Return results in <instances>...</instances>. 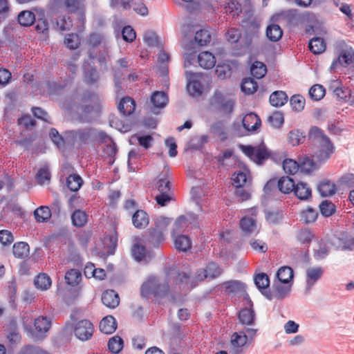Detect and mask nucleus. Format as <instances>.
<instances>
[{"instance_id":"dca6fc26","label":"nucleus","mask_w":354,"mask_h":354,"mask_svg":"<svg viewBox=\"0 0 354 354\" xmlns=\"http://www.w3.org/2000/svg\"><path fill=\"white\" fill-rule=\"evenodd\" d=\"M324 270L321 267H310L306 270V293L310 292L313 286L322 278Z\"/></svg>"},{"instance_id":"a18cd8bd","label":"nucleus","mask_w":354,"mask_h":354,"mask_svg":"<svg viewBox=\"0 0 354 354\" xmlns=\"http://www.w3.org/2000/svg\"><path fill=\"white\" fill-rule=\"evenodd\" d=\"M241 91L246 95L253 94L258 88L257 82L250 77L243 80L241 85Z\"/></svg>"},{"instance_id":"864d4df0","label":"nucleus","mask_w":354,"mask_h":354,"mask_svg":"<svg viewBox=\"0 0 354 354\" xmlns=\"http://www.w3.org/2000/svg\"><path fill=\"white\" fill-rule=\"evenodd\" d=\"M326 93L325 88L321 84H315L309 89V95L313 100L319 101L322 100Z\"/></svg>"},{"instance_id":"cd10ccee","label":"nucleus","mask_w":354,"mask_h":354,"mask_svg":"<svg viewBox=\"0 0 354 354\" xmlns=\"http://www.w3.org/2000/svg\"><path fill=\"white\" fill-rule=\"evenodd\" d=\"M250 180V171L245 168L235 171L232 177L233 185L236 187H243Z\"/></svg>"},{"instance_id":"5701e85b","label":"nucleus","mask_w":354,"mask_h":354,"mask_svg":"<svg viewBox=\"0 0 354 354\" xmlns=\"http://www.w3.org/2000/svg\"><path fill=\"white\" fill-rule=\"evenodd\" d=\"M240 227L243 234L247 236L258 232L257 220L252 217L243 216L240 221Z\"/></svg>"},{"instance_id":"4c0bfd02","label":"nucleus","mask_w":354,"mask_h":354,"mask_svg":"<svg viewBox=\"0 0 354 354\" xmlns=\"http://www.w3.org/2000/svg\"><path fill=\"white\" fill-rule=\"evenodd\" d=\"M13 254L16 258L25 259L30 253L29 245L26 242H18L14 244L12 248Z\"/></svg>"},{"instance_id":"6ab92c4d","label":"nucleus","mask_w":354,"mask_h":354,"mask_svg":"<svg viewBox=\"0 0 354 354\" xmlns=\"http://www.w3.org/2000/svg\"><path fill=\"white\" fill-rule=\"evenodd\" d=\"M82 67L86 84H93L99 81L100 75L95 66H92L88 62H84Z\"/></svg>"},{"instance_id":"49530a36","label":"nucleus","mask_w":354,"mask_h":354,"mask_svg":"<svg viewBox=\"0 0 354 354\" xmlns=\"http://www.w3.org/2000/svg\"><path fill=\"white\" fill-rule=\"evenodd\" d=\"M328 138L324 133L321 129L317 127H312L308 133V139L315 144L323 142Z\"/></svg>"},{"instance_id":"423d86ee","label":"nucleus","mask_w":354,"mask_h":354,"mask_svg":"<svg viewBox=\"0 0 354 354\" xmlns=\"http://www.w3.org/2000/svg\"><path fill=\"white\" fill-rule=\"evenodd\" d=\"M169 282L170 281L167 278L163 280L155 275L149 276L141 286L142 297L145 298H149L150 296L156 298L166 297L170 291Z\"/></svg>"},{"instance_id":"6e6d98bb","label":"nucleus","mask_w":354,"mask_h":354,"mask_svg":"<svg viewBox=\"0 0 354 354\" xmlns=\"http://www.w3.org/2000/svg\"><path fill=\"white\" fill-rule=\"evenodd\" d=\"M51 174L49 170L48 166L44 165L41 167L37 175H36V180L38 183V184L42 185L46 182H49L50 180Z\"/></svg>"},{"instance_id":"473e14b6","label":"nucleus","mask_w":354,"mask_h":354,"mask_svg":"<svg viewBox=\"0 0 354 354\" xmlns=\"http://www.w3.org/2000/svg\"><path fill=\"white\" fill-rule=\"evenodd\" d=\"M319 193L322 197L334 195L336 193V185L329 180H323L317 186Z\"/></svg>"},{"instance_id":"39448f33","label":"nucleus","mask_w":354,"mask_h":354,"mask_svg":"<svg viewBox=\"0 0 354 354\" xmlns=\"http://www.w3.org/2000/svg\"><path fill=\"white\" fill-rule=\"evenodd\" d=\"M171 220L163 216L154 219L153 226L145 232L144 243L150 248H158L165 241L164 232L170 224Z\"/></svg>"},{"instance_id":"a878e982","label":"nucleus","mask_w":354,"mask_h":354,"mask_svg":"<svg viewBox=\"0 0 354 354\" xmlns=\"http://www.w3.org/2000/svg\"><path fill=\"white\" fill-rule=\"evenodd\" d=\"M102 301L106 307L115 308L120 304V298L118 293L114 290H107L102 293Z\"/></svg>"},{"instance_id":"e2e57ef3","label":"nucleus","mask_w":354,"mask_h":354,"mask_svg":"<svg viewBox=\"0 0 354 354\" xmlns=\"http://www.w3.org/2000/svg\"><path fill=\"white\" fill-rule=\"evenodd\" d=\"M88 45L93 48L104 44L106 46V39L104 35L97 32H93L90 34L88 40Z\"/></svg>"},{"instance_id":"774afa93","label":"nucleus","mask_w":354,"mask_h":354,"mask_svg":"<svg viewBox=\"0 0 354 354\" xmlns=\"http://www.w3.org/2000/svg\"><path fill=\"white\" fill-rule=\"evenodd\" d=\"M338 182L339 185L353 189L354 174L351 173L345 174L339 179Z\"/></svg>"},{"instance_id":"4be33fe9","label":"nucleus","mask_w":354,"mask_h":354,"mask_svg":"<svg viewBox=\"0 0 354 354\" xmlns=\"http://www.w3.org/2000/svg\"><path fill=\"white\" fill-rule=\"evenodd\" d=\"M293 193L301 201H308L312 196V189L306 183L298 181L295 183Z\"/></svg>"},{"instance_id":"1a4fd4ad","label":"nucleus","mask_w":354,"mask_h":354,"mask_svg":"<svg viewBox=\"0 0 354 354\" xmlns=\"http://www.w3.org/2000/svg\"><path fill=\"white\" fill-rule=\"evenodd\" d=\"M167 279L169 281H172L174 285L178 286L180 289L190 290L195 288L199 282L194 277H191L189 274L185 272H180L173 269L167 272Z\"/></svg>"},{"instance_id":"ea45409f","label":"nucleus","mask_w":354,"mask_h":354,"mask_svg":"<svg viewBox=\"0 0 354 354\" xmlns=\"http://www.w3.org/2000/svg\"><path fill=\"white\" fill-rule=\"evenodd\" d=\"M51 216V210L47 206H40L34 211L35 218L39 223H46Z\"/></svg>"},{"instance_id":"e433bc0d","label":"nucleus","mask_w":354,"mask_h":354,"mask_svg":"<svg viewBox=\"0 0 354 354\" xmlns=\"http://www.w3.org/2000/svg\"><path fill=\"white\" fill-rule=\"evenodd\" d=\"M293 276V270L289 266H283L277 272V277L279 281L284 284L290 283L292 281Z\"/></svg>"},{"instance_id":"f8f14e48","label":"nucleus","mask_w":354,"mask_h":354,"mask_svg":"<svg viewBox=\"0 0 354 354\" xmlns=\"http://www.w3.org/2000/svg\"><path fill=\"white\" fill-rule=\"evenodd\" d=\"M93 332V324L88 319L80 320L74 326L75 337L82 341H86L91 339Z\"/></svg>"},{"instance_id":"9d476101","label":"nucleus","mask_w":354,"mask_h":354,"mask_svg":"<svg viewBox=\"0 0 354 354\" xmlns=\"http://www.w3.org/2000/svg\"><path fill=\"white\" fill-rule=\"evenodd\" d=\"M240 149L245 156L257 165H261L270 156V152L263 142L256 147L241 145Z\"/></svg>"},{"instance_id":"7ed1b4c3","label":"nucleus","mask_w":354,"mask_h":354,"mask_svg":"<svg viewBox=\"0 0 354 354\" xmlns=\"http://www.w3.org/2000/svg\"><path fill=\"white\" fill-rule=\"evenodd\" d=\"M223 9L229 17L236 19L243 14V22H258L250 0H225Z\"/></svg>"},{"instance_id":"4468645a","label":"nucleus","mask_w":354,"mask_h":354,"mask_svg":"<svg viewBox=\"0 0 354 354\" xmlns=\"http://www.w3.org/2000/svg\"><path fill=\"white\" fill-rule=\"evenodd\" d=\"M248 341L247 334L244 330H239L234 333L231 335V348L230 352L231 354H243L244 353V346Z\"/></svg>"},{"instance_id":"c03bdc74","label":"nucleus","mask_w":354,"mask_h":354,"mask_svg":"<svg viewBox=\"0 0 354 354\" xmlns=\"http://www.w3.org/2000/svg\"><path fill=\"white\" fill-rule=\"evenodd\" d=\"M67 187L73 192H77L83 184V180L78 174L69 175L66 178Z\"/></svg>"},{"instance_id":"393cba45","label":"nucleus","mask_w":354,"mask_h":354,"mask_svg":"<svg viewBox=\"0 0 354 354\" xmlns=\"http://www.w3.org/2000/svg\"><path fill=\"white\" fill-rule=\"evenodd\" d=\"M118 109L122 115H130L136 109V102L131 97H124L120 101L118 105Z\"/></svg>"},{"instance_id":"c756f323","label":"nucleus","mask_w":354,"mask_h":354,"mask_svg":"<svg viewBox=\"0 0 354 354\" xmlns=\"http://www.w3.org/2000/svg\"><path fill=\"white\" fill-rule=\"evenodd\" d=\"M99 326L102 333L105 334H111L116 330V320L111 315L106 316L101 320Z\"/></svg>"},{"instance_id":"338daca9","label":"nucleus","mask_w":354,"mask_h":354,"mask_svg":"<svg viewBox=\"0 0 354 354\" xmlns=\"http://www.w3.org/2000/svg\"><path fill=\"white\" fill-rule=\"evenodd\" d=\"M268 120L274 128H279L284 122L283 115L280 111H275L269 116Z\"/></svg>"},{"instance_id":"69168bd1","label":"nucleus","mask_w":354,"mask_h":354,"mask_svg":"<svg viewBox=\"0 0 354 354\" xmlns=\"http://www.w3.org/2000/svg\"><path fill=\"white\" fill-rule=\"evenodd\" d=\"M299 165L301 170L305 173H310L317 169V164L309 157H304Z\"/></svg>"},{"instance_id":"de8ad7c7","label":"nucleus","mask_w":354,"mask_h":354,"mask_svg":"<svg viewBox=\"0 0 354 354\" xmlns=\"http://www.w3.org/2000/svg\"><path fill=\"white\" fill-rule=\"evenodd\" d=\"M305 134L299 129L291 130L288 134V142L292 146H297L302 143L305 140Z\"/></svg>"},{"instance_id":"5fc2aeb1","label":"nucleus","mask_w":354,"mask_h":354,"mask_svg":"<svg viewBox=\"0 0 354 354\" xmlns=\"http://www.w3.org/2000/svg\"><path fill=\"white\" fill-rule=\"evenodd\" d=\"M123 339L119 336L111 337L108 342V348L110 352L118 353L123 348Z\"/></svg>"},{"instance_id":"6e6552de","label":"nucleus","mask_w":354,"mask_h":354,"mask_svg":"<svg viewBox=\"0 0 354 354\" xmlns=\"http://www.w3.org/2000/svg\"><path fill=\"white\" fill-rule=\"evenodd\" d=\"M235 100L216 91L210 100V106L223 115L230 116L234 111Z\"/></svg>"},{"instance_id":"9b49d317","label":"nucleus","mask_w":354,"mask_h":354,"mask_svg":"<svg viewBox=\"0 0 354 354\" xmlns=\"http://www.w3.org/2000/svg\"><path fill=\"white\" fill-rule=\"evenodd\" d=\"M223 272V268L218 263L210 261L204 268L196 270V279L198 281H210L219 277Z\"/></svg>"},{"instance_id":"a211bd4d","label":"nucleus","mask_w":354,"mask_h":354,"mask_svg":"<svg viewBox=\"0 0 354 354\" xmlns=\"http://www.w3.org/2000/svg\"><path fill=\"white\" fill-rule=\"evenodd\" d=\"M150 101L153 104V113L157 114L156 109H162L168 103L169 97L167 93L163 91H155L151 94Z\"/></svg>"},{"instance_id":"f257e3e1","label":"nucleus","mask_w":354,"mask_h":354,"mask_svg":"<svg viewBox=\"0 0 354 354\" xmlns=\"http://www.w3.org/2000/svg\"><path fill=\"white\" fill-rule=\"evenodd\" d=\"M66 138L74 146L83 148L89 145H95L97 142L105 143L111 141L110 147L114 153L117 149L112 138L102 131L93 127H84L66 132Z\"/></svg>"},{"instance_id":"b1692460","label":"nucleus","mask_w":354,"mask_h":354,"mask_svg":"<svg viewBox=\"0 0 354 354\" xmlns=\"http://www.w3.org/2000/svg\"><path fill=\"white\" fill-rule=\"evenodd\" d=\"M186 76L188 78L187 84V90L191 96H199L203 93V86L199 81L192 80V77L195 76V73L189 71L185 72Z\"/></svg>"},{"instance_id":"a19ab883","label":"nucleus","mask_w":354,"mask_h":354,"mask_svg":"<svg viewBox=\"0 0 354 354\" xmlns=\"http://www.w3.org/2000/svg\"><path fill=\"white\" fill-rule=\"evenodd\" d=\"M64 278L68 285L75 286L81 281L82 276L79 270L71 269L66 272Z\"/></svg>"},{"instance_id":"8fccbe9b","label":"nucleus","mask_w":354,"mask_h":354,"mask_svg":"<svg viewBox=\"0 0 354 354\" xmlns=\"http://www.w3.org/2000/svg\"><path fill=\"white\" fill-rule=\"evenodd\" d=\"M194 40L199 46H203L210 42L211 35L209 30L201 29L196 32Z\"/></svg>"},{"instance_id":"13d9d810","label":"nucleus","mask_w":354,"mask_h":354,"mask_svg":"<svg viewBox=\"0 0 354 354\" xmlns=\"http://www.w3.org/2000/svg\"><path fill=\"white\" fill-rule=\"evenodd\" d=\"M319 209L324 216L329 217L335 212L336 207L331 201L325 200L319 205Z\"/></svg>"},{"instance_id":"bb28decb","label":"nucleus","mask_w":354,"mask_h":354,"mask_svg":"<svg viewBox=\"0 0 354 354\" xmlns=\"http://www.w3.org/2000/svg\"><path fill=\"white\" fill-rule=\"evenodd\" d=\"M149 222V216L144 210H137L132 216V223L136 228L144 229Z\"/></svg>"},{"instance_id":"3c124183","label":"nucleus","mask_w":354,"mask_h":354,"mask_svg":"<svg viewBox=\"0 0 354 354\" xmlns=\"http://www.w3.org/2000/svg\"><path fill=\"white\" fill-rule=\"evenodd\" d=\"M339 84L340 82H339L337 80L335 81L330 86V88H334L333 93L339 99L348 101L350 89L348 88L339 86Z\"/></svg>"},{"instance_id":"79ce46f5","label":"nucleus","mask_w":354,"mask_h":354,"mask_svg":"<svg viewBox=\"0 0 354 354\" xmlns=\"http://www.w3.org/2000/svg\"><path fill=\"white\" fill-rule=\"evenodd\" d=\"M35 286L41 290H48L52 283L50 277L46 273L39 274L34 280Z\"/></svg>"},{"instance_id":"f704fd0d","label":"nucleus","mask_w":354,"mask_h":354,"mask_svg":"<svg viewBox=\"0 0 354 354\" xmlns=\"http://www.w3.org/2000/svg\"><path fill=\"white\" fill-rule=\"evenodd\" d=\"M308 47L313 53L317 55L323 53L326 50V44L323 38L315 36L310 39Z\"/></svg>"},{"instance_id":"2f4dec72","label":"nucleus","mask_w":354,"mask_h":354,"mask_svg":"<svg viewBox=\"0 0 354 354\" xmlns=\"http://www.w3.org/2000/svg\"><path fill=\"white\" fill-rule=\"evenodd\" d=\"M295 181L289 176H282L277 180L279 190L283 194L293 192Z\"/></svg>"},{"instance_id":"052dcab7","label":"nucleus","mask_w":354,"mask_h":354,"mask_svg":"<svg viewBox=\"0 0 354 354\" xmlns=\"http://www.w3.org/2000/svg\"><path fill=\"white\" fill-rule=\"evenodd\" d=\"M46 86L49 95H59L65 88L66 84L60 82L48 81Z\"/></svg>"},{"instance_id":"aec40b11","label":"nucleus","mask_w":354,"mask_h":354,"mask_svg":"<svg viewBox=\"0 0 354 354\" xmlns=\"http://www.w3.org/2000/svg\"><path fill=\"white\" fill-rule=\"evenodd\" d=\"M319 146L318 151L316 153V157L320 161H324L329 158L334 152V146L330 139H325L323 142L317 143Z\"/></svg>"},{"instance_id":"c85d7f7f","label":"nucleus","mask_w":354,"mask_h":354,"mask_svg":"<svg viewBox=\"0 0 354 354\" xmlns=\"http://www.w3.org/2000/svg\"><path fill=\"white\" fill-rule=\"evenodd\" d=\"M198 62L201 67L205 69H210L215 66V57L209 52H201L198 56Z\"/></svg>"},{"instance_id":"72a5a7b5","label":"nucleus","mask_w":354,"mask_h":354,"mask_svg":"<svg viewBox=\"0 0 354 354\" xmlns=\"http://www.w3.org/2000/svg\"><path fill=\"white\" fill-rule=\"evenodd\" d=\"M283 35V30L278 24H269L266 28V36L271 41H278Z\"/></svg>"},{"instance_id":"09e8293b","label":"nucleus","mask_w":354,"mask_h":354,"mask_svg":"<svg viewBox=\"0 0 354 354\" xmlns=\"http://www.w3.org/2000/svg\"><path fill=\"white\" fill-rule=\"evenodd\" d=\"M223 287L228 293H238L243 290L244 283L236 280H232L224 282Z\"/></svg>"},{"instance_id":"412c9836","label":"nucleus","mask_w":354,"mask_h":354,"mask_svg":"<svg viewBox=\"0 0 354 354\" xmlns=\"http://www.w3.org/2000/svg\"><path fill=\"white\" fill-rule=\"evenodd\" d=\"M242 124L246 131L254 132L260 127L261 121L257 114L250 113L243 118Z\"/></svg>"},{"instance_id":"0e129e2a","label":"nucleus","mask_w":354,"mask_h":354,"mask_svg":"<svg viewBox=\"0 0 354 354\" xmlns=\"http://www.w3.org/2000/svg\"><path fill=\"white\" fill-rule=\"evenodd\" d=\"M64 44L70 49H76L79 47L80 39L76 33L68 34L64 39Z\"/></svg>"},{"instance_id":"603ef678","label":"nucleus","mask_w":354,"mask_h":354,"mask_svg":"<svg viewBox=\"0 0 354 354\" xmlns=\"http://www.w3.org/2000/svg\"><path fill=\"white\" fill-rule=\"evenodd\" d=\"M71 220L73 225L80 227L86 224L87 215L84 212L77 209L73 213Z\"/></svg>"},{"instance_id":"bf43d9fd","label":"nucleus","mask_w":354,"mask_h":354,"mask_svg":"<svg viewBox=\"0 0 354 354\" xmlns=\"http://www.w3.org/2000/svg\"><path fill=\"white\" fill-rule=\"evenodd\" d=\"M300 165L292 159H285L283 162V169L286 174L293 175L296 174Z\"/></svg>"},{"instance_id":"20e7f679","label":"nucleus","mask_w":354,"mask_h":354,"mask_svg":"<svg viewBox=\"0 0 354 354\" xmlns=\"http://www.w3.org/2000/svg\"><path fill=\"white\" fill-rule=\"evenodd\" d=\"M82 104L77 106L80 111L79 120L81 122H91L93 116L98 115L101 105L98 95L90 91H86L81 96Z\"/></svg>"},{"instance_id":"58836bf2","label":"nucleus","mask_w":354,"mask_h":354,"mask_svg":"<svg viewBox=\"0 0 354 354\" xmlns=\"http://www.w3.org/2000/svg\"><path fill=\"white\" fill-rule=\"evenodd\" d=\"M291 290V284H284L277 283L273 286L274 298L277 299H283L286 297Z\"/></svg>"},{"instance_id":"0eeeda50","label":"nucleus","mask_w":354,"mask_h":354,"mask_svg":"<svg viewBox=\"0 0 354 354\" xmlns=\"http://www.w3.org/2000/svg\"><path fill=\"white\" fill-rule=\"evenodd\" d=\"M335 48L339 51L338 57L330 65V70H335L338 65L348 68V74L354 75V50L346 44L344 41H337Z\"/></svg>"},{"instance_id":"2eb2a0df","label":"nucleus","mask_w":354,"mask_h":354,"mask_svg":"<svg viewBox=\"0 0 354 354\" xmlns=\"http://www.w3.org/2000/svg\"><path fill=\"white\" fill-rule=\"evenodd\" d=\"M51 326V319L47 317L39 316L35 319L32 335L37 339H41L45 335Z\"/></svg>"},{"instance_id":"37998d69","label":"nucleus","mask_w":354,"mask_h":354,"mask_svg":"<svg viewBox=\"0 0 354 354\" xmlns=\"http://www.w3.org/2000/svg\"><path fill=\"white\" fill-rule=\"evenodd\" d=\"M250 73L254 77L261 79L267 73V67L264 63L255 61L250 67Z\"/></svg>"},{"instance_id":"f3484780","label":"nucleus","mask_w":354,"mask_h":354,"mask_svg":"<svg viewBox=\"0 0 354 354\" xmlns=\"http://www.w3.org/2000/svg\"><path fill=\"white\" fill-rule=\"evenodd\" d=\"M142 153L139 149H131L128 154L127 166L129 171L134 172L142 167Z\"/></svg>"},{"instance_id":"c9c22d12","label":"nucleus","mask_w":354,"mask_h":354,"mask_svg":"<svg viewBox=\"0 0 354 354\" xmlns=\"http://www.w3.org/2000/svg\"><path fill=\"white\" fill-rule=\"evenodd\" d=\"M288 99L286 92L276 91L270 95L269 100L272 106L279 107L283 106L288 102Z\"/></svg>"},{"instance_id":"680f3d73","label":"nucleus","mask_w":354,"mask_h":354,"mask_svg":"<svg viewBox=\"0 0 354 354\" xmlns=\"http://www.w3.org/2000/svg\"><path fill=\"white\" fill-rule=\"evenodd\" d=\"M292 109L295 111H301L305 105V98L301 95H294L290 99Z\"/></svg>"},{"instance_id":"ddd939ff","label":"nucleus","mask_w":354,"mask_h":354,"mask_svg":"<svg viewBox=\"0 0 354 354\" xmlns=\"http://www.w3.org/2000/svg\"><path fill=\"white\" fill-rule=\"evenodd\" d=\"M244 299L247 303L245 307L239 312V320L243 325H253L256 318L255 312L253 308V302L248 295H246Z\"/></svg>"},{"instance_id":"4d7b16f0","label":"nucleus","mask_w":354,"mask_h":354,"mask_svg":"<svg viewBox=\"0 0 354 354\" xmlns=\"http://www.w3.org/2000/svg\"><path fill=\"white\" fill-rule=\"evenodd\" d=\"M254 283L259 290H266L270 285L268 276L263 272L259 273L254 276Z\"/></svg>"},{"instance_id":"7c9ffc66","label":"nucleus","mask_w":354,"mask_h":354,"mask_svg":"<svg viewBox=\"0 0 354 354\" xmlns=\"http://www.w3.org/2000/svg\"><path fill=\"white\" fill-rule=\"evenodd\" d=\"M174 239L175 248L178 251L186 252L192 247V242L189 236L183 234L172 235Z\"/></svg>"},{"instance_id":"f03ea898","label":"nucleus","mask_w":354,"mask_h":354,"mask_svg":"<svg viewBox=\"0 0 354 354\" xmlns=\"http://www.w3.org/2000/svg\"><path fill=\"white\" fill-rule=\"evenodd\" d=\"M49 8L59 17L62 12H67L68 16L63 17L62 22H84L86 19L84 0H51Z\"/></svg>"}]
</instances>
